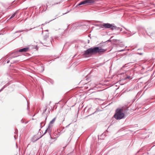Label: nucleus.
<instances>
[{"label": "nucleus", "instance_id": "nucleus-9", "mask_svg": "<svg viewBox=\"0 0 155 155\" xmlns=\"http://www.w3.org/2000/svg\"><path fill=\"white\" fill-rule=\"evenodd\" d=\"M84 55L86 56L89 54H92L90 48H89L85 51L84 53Z\"/></svg>", "mask_w": 155, "mask_h": 155}, {"label": "nucleus", "instance_id": "nucleus-2", "mask_svg": "<svg viewBox=\"0 0 155 155\" xmlns=\"http://www.w3.org/2000/svg\"><path fill=\"white\" fill-rule=\"evenodd\" d=\"M91 54H95L97 53H102L105 51L106 49L101 48L98 47H95L93 48H90Z\"/></svg>", "mask_w": 155, "mask_h": 155}, {"label": "nucleus", "instance_id": "nucleus-8", "mask_svg": "<svg viewBox=\"0 0 155 155\" xmlns=\"http://www.w3.org/2000/svg\"><path fill=\"white\" fill-rule=\"evenodd\" d=\"M51 1H48L47 3L46 4L47 6V7L48 5L52 6L57 4H60L61 2H59L57 3H54L51 4Z\"/></svg>", "mask_w": 155, "mask_h": 155}, {"label": "nucleus", "instance_id": "nucleus-5", "mask_svg": "<svg viewBox=\"0 0 155 155\" xmlns=\"http://www.w3.org/2000/svg\"><path fill=\"white\" fill-rule=\"evenodd\" d=\"M95 2L94 0H85L81 2L77 5V6H80L82 5H91L94 3Z\"/></svg>", "mask_w": 155, "mask_h": 155}, {"label": "nucleus", "instance_id": "nucleus-6", "mask_svg": "<svg viewBox=\"0 0 155 155\" xmlns=\"http://www.w3.org/2000/svg\"><path fill=\"white\" fill-rule=\"evenodd\" d=\"M56 117H54L50 122L48 126V128L46 129L45 131V133L43 135L45 134L47 132L50 133L51 132V130H52V125H51V124H53L54 122H55L56 120Z\"/></svg>", "mask_w": 155, "mask_h": 155}, {"label": "nucleus", "instance_id": "nucleus-4", "mask_svg": "<svg viewBox=\"0 0 155 155\" xmlns=\"http://www.w3.org/2000/svg\"><path fill=\"white\" fill-rule=\"evenodd\" d=\"M16 53H12L10 54L9 56V58L8 59V61H7V63H8L10 62L11 64H12L15 63L16 61L15 60H13L12 59L15 57H16L19 56L18 55H16Z\"/></svg>", "mask_w": 155, "mask_h": 155}, {"label": "nucleus", "instance_id": "nucleus-18", "mask_svg": "<svg viewBox=\"0 0 155 155\" xmlns=\"http://www.w3.org/2000/svg\"><path fill=\"white\" fill-rule=\"evenodd\" d=\"M45 107V109L43 110V112L42 113V114H43L46 112V110L47 109V106H46Z\"/></svg>", "mask_w": 155, "mask_h": 155}, {"label": "nucleus", "instance_id": "nucleus-14", "mask_svg": "<svg viewBox=\"0 0 155 155\" xmlns=\"http://www.w3.org/2000/svg\"><path fill=\"white\" fill-rule=\"evenodd\" d=\"M125 74V73L124 72H121L120 73H118L117 74V76L118 77H120V75H124Z\"/></svg>", "mask_w": 155, "mask_h": 155}, {"label": "nucleus", "instance_id": "nucleus-12", "mask_svg": "<svg viewBox=\"0 0 155 155\" xmlns=\"http://www.w3.org/2000/svg\"><path fill=\"white\" fill-rule=\"evenodd\" d=\"M49 134H50V137L51 138H53V139H55L57 137H58V134H56V135H56L55 134H54V135L55 136V137H54V138H52V136H51V132L50 133H49Z\"/></svg>", "mask_w": 155, "mask_h": 155}, {"label": "nucleus", "instance_id": "nucleus-21", "mask_svg": "<svg viewBox=\"0 0 155 155\" xmlns=\"http://www.w3.org/2000/svg\"><path fill=\"white\" fill-rule=\"evenodd\" d=\"M124 51V50H120V51H118L121 52V51Z\"/></svg>", "mask_w": 155, "mask_h": 155}, {"label": "nucleus", "instance_id": "nucleus-1", "mask_svg": "<svg viewBox=\"0 0 155 155\" xmlns=\"http://www.w3.org/2000/svg\"><path fill=\"white\" fill-rule=\"evenodd\" d=\"M123 110L118 108L116 110V113L114 115V117L117 120H120L125 117L124 114L123 112Z\"/></svg>", "mask_w": 155, "mask_h": 155}, {"label": "nucleus", "instance_id": "nucleus-17", "mask_svg": "<svg viewBox=\"0 0 155 155\" xmlns=\"http://www.w3.org/2000/svg\"><path fill=\"white\" fill-rule=\"evenodd\" d=\"M16 14V12L14 13L12 15V16L10 17V18L9 19H11L12 18H13L15 16V15Z\"/></svg>", "mask_w": 155, "mask_h": 155}, {"label": "nucleus", "instance_id": "nucleus-20", "mask_svg": "<svg viewBox=\"0 0 155 155\" xmlns=\"http://www.w3.org/2000/svg\"><path fill=\"white\" fill-rule=\"evenodd\" d=\"M147 35H149V36H151V34H150V33H148V32H147Z\"/></svg>", "mask_w": 155, "mask_h": 155}, {"label": "nucleus", "instance_id": "nucleus-23", "mask_svg": "<svg viewBox=\"0 0 155 155\" xmlns=\"http://www.w3.org/2000/svg\"><path fill=\"white\" fill-rule=\"evenodd\" d=\"M140 55H142V53H140Z\"/></svg>", "mask_w": 155, "mask_h": 155}, {"label": "nucleus", "instance_id": "nucleus-16", "mask_svg": "<svg viewBox=\"0 0 155 155\" xmlns=\"http://www.w3.org/2000/svg\"><path fill=\"white\" fill-rule=\"evenodd\" d=\"M126 79H132L133 77L132 76H127L125 78Z\"/></svg>", "mask_w": 155, "mask_h": 155}, {"label": "nucleus", "instance_id": "nucleus-11", "mask_svg": "<svg viewBox=\"0 0 155 155\" xmlns=\"http://www.w3.org/2000/svg\"><path fill=\"white\" fill-rule=\"evenodd\" d=\"M49 34L48 33L45 35L44 36L43 39L45 41H46L47 40V39L49 37Z\"/></svg>", "mask_w": 155, "mask_h": 155}, {"label": "nucleus", "instance_id": "nucleus-19", "mask_svg": "<svg viewBox=\"0 0 155 155\" xmlns=\"http://www.w3.org/2000/svg\"><path fill=\"white\" fill-rule=\"evenodd\" d=\"M6 87L5 85L0 90V92L2 91L4 88H5Z\"/></svg>", "mask_w": 155, "mask_h": 155}, {"label": "nucleus", "instance_id": "nucleus-3", "mask_svg": "<svg viewBox=\"0 0 155 155\" xmlns=\"http://www.w3.org/2000/svg\"><path fill=\"white\" fill-rule=\"evenodd\" d=\"M100 27L101 28H110V29L112 30H113L114 29H116L117 28V27L116 26H114L112 24H111L109 23H104L100 25Z\"/></svg>", "mask_w": 155, "mask_h": 155}, {"label": "nucleus", "instance_id": "nucleus-24", "mask_svg": "<svg viewBox=\"0 0 155 155\" xmlns=\"http://www.w3.org/2000/svg\"><path fill=\"white\" fill-rule=\"evenodd\" d=\"M46 31H48V30H46Z\"/></svg>", "mask_w": 155, "mask_h": 155}, {"label": "nucleus", "instance_id": "nucleus-10", "mask_svg": "<svg viewBox=\"0 0 155 155\" xmlns=\"http://www.w3.org/2000/svg\"><path fill=\"white\" fill-rule=\"evenodd\" d=\"M74 133V132L73 130L71 131H70L68 132V134L69 136V137L68 138L69 140H70L71 139Z\"/></svg>", "mask_w": 155, "mask_h": 155}, {"label": "nucleus", "instance_id": "nucleus-7", "mask_svg": "<svg viewBox=\"0 0 155 155\" xmlns=\"http://www.w3.org/2000/svg\"><path fill=\"white\" fill-rule=\"evenodd\" d=\"M29 49V48L28 47H26V48H23L21 49H20L18 51H16L15 52V53L17 52V53H16V54H15L17 55V54L18 53V52H25L27 51H28V50Z\"/></svg>", "mask_w": 155, "mask_h": 155}, {"label": "nucleus", "instance_id": "nucleus-25", "mask_svg": "<svg viewBox=\"0 0 155 155\" xmlns=\"http://www.w3.org/2000/svg\"><path fill=\"white\" fill-rule=\"evenodd\" d=\"M70 124H68V126L67 127H68V126L69 125H70Z\"/></svg>", "mask_w": 155, "mask_h": 155}, {"label": "nucleus", "instance_id": "nucleus-13", "mask_svg": "<svg viewBox=\"0 0 155 155\" xmlns=\"http://www.w3.org/2000/svg\"><path fill=\"white\" fill-rule=\"evenodd\" d=\"M32 28H30L29 30H28L27 29L26 30H19V31H18L16 32H15V33H17V32H23V31H28L29 30H31L32 29Z\"/></svg>", "mask_w": 155, "mask_h": 155}, {"label": "nucleus", "instance_id": "nucleus-15", "mask_svg": "<svg viewBox=\"0 0 155 155\" xmlns=\"http://www.w3.org/2000/svg\"><path fill=\"white\" fill-rule=\"evenodd\" d=\"M45 122H42L40 123V125L41 127H42L43 126H44L45 124Z\"/></svg>", "mask_w": 155, "mask_h": 155}, {"label": "nucleus", "instance_id": "nucleus-22", "mask_svg": "<svg viewBox=\"0 0 155 155\" xmlns=\"http://www.w3.org/2000/svg\"><path fill=\"white\" fill-rule=\"evenodd\" d=\"M97 112V111H95L94 113H93L92 114H94V113H96Z\"/></svg>", "mask_w": 155, "mask_h": 155}]
</instances>
